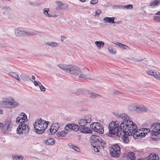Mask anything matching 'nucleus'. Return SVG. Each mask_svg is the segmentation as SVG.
<instances>
[{"label": "nucleus", "instance_id": "nucleus-1", "mask_svg": "<svg viewBox=\"0 0 160 160\" xmlns=\"http://www.w3.org/2000/svg\"><path fill=\"white\" fill-rule=\"evenodd\" d=\"M118 116L124 120L120 124V128L121 130L125 134L133 136L135 139L144 137L145 133H140L138 131L137 126L134 122L129 120V118L127 114L122 113Z\"/></svg>", "mask_w": 160, "mask_h": 160}, {"label": "nucleus", "instance_id": "nucleus-2", "mask_svg": "<svg viewBox=\"0 0 160 160\" xmlns=\"http://www.w3.org/2000/svg\"><path fill=\"white\" fill-rule=\"evenodd\" d=\"M49 122L46 121L41 118L37 120L33 124L35 132L37 133L42 134L44 133L45 130L47 128Z\"/></svg>", "mask_w": 160, "mask_h": 160}, {"label": "nucleus", "instance_id": "nucleus-3", "mask_svg": "<svg viewBox=\"0 0 160 160\" xmlns=\"http://www.w3.org/2000/svg\"><path fill=\"white\" fill-rule=\"evenodd\" d=\"M58 66L60 68L65 69L68 73L74 74L76 76H77L81 73L79 68L75 66L61 64H59Z\"/></svg>", "mask_w": 160, "mask_h": 160}, {"label": "nucleus", "instance_id": "nucleus-4", "mask_svg": "<svg viewBox=\"0 0 160 160\" xmlns=\"http://www.w3.org/2000/svg\"><path fill=\"white\" fill-rule=\"evenodd\" d=\"M108 129L110 134L118 137L121 136V132L119 130L118 125L115 122H112L109 123Z\"/></svg>", "mask_w": 160, "mask_h": 160}, {"label": "nucleus", "instance_id": "nucleus-5", "mask_svg": "<svg viewBox=\"0 0 160 160\" xmlns=\"http://www.w3.org/2000/svg\"><path fill=\"white\" fill-rule=\"evenodd\" d=\"M109 153L112 157H119L121 154V149L119 146L117 144L111 146L109 148Z\"/></svg>", "mask_w": 160, "mask_h": 160}, {"label": "nucleus", "instance_id": "nucleus-6", "mask_svg": "<svg viewBox=\"0 0 160 160\" xmlns=\"http://www.w3.org/2000/svg\"><path fill=\"white\" fill-rule=\"evenodd\" d=\"M2 104L9 108L17 106L19 105V103L15 102L13 98L10 97L5 98L2 102Z\"/></svg>", "mask_w": 160, "mask_h": 160}, {"label": "nucleus", "instance_id": "nucleus-7", "mask_svg": "<svg viewBox=\"0 0 160 160\" xmlns=\"http://www.w3.org/2000/svg\"><path fill=\"white\" fill-rule=\"evenodd\" d=\"M91 128L94 131L100 134H102L104 130L102 126L99 122H95L92 123L90 125Z\"/></svg>", "mask_w": 160, "mask_h": 160}, {"label": "nucleus", "instance_id": "nucleus-8", "mask_svg": "<svg viewBox=\"0 0 160 160\" xmlns=\"http://www.w3.org/2000/svg\"><path fill=\"white\" fill-rule=\"evenodd\" d=\"M29 129L28 127L25 123H19L17 128V133L19 134L26 133L28 131Z\"/></svg>", "mask_w": 160, "mask_h": 160}, {"label": "nucleus", "instance_id": "nucleus-9", "mask_svg": "<svg viewBox=\"0 0 160 160\" xmlns=\"http://www.w3.org/2000/svg\"><path fill=\"white\" fill-rule=\"evenodd\" d=\"M91 116L88 115L86 116L84 119H81L78 121L79 124L81 127L86 125L88 123H90L91 121Z\"/></svg>", "mask_w": 160, "mask_h": 160}, {"label": "nucleus", "instance_id": "nucleus-10", "mask_svg": "<svg viewBox=\"0 0 160 160\" xmlns=\"http://www.w3.org/2000/svg\"><path fill=\"white\" fill-rule=\"evenodd\" d=\"M152 131V135L153 134L156 136L160 133V123H154L150 128Z\"/></svg>", "mask_w": 160, "mask_h": 160}, {"label": "nucleus", "instance_id": "nucleus-11", "mask_svg": "<svg viewBox=\"0 0 160 160\" xmlns=\"http://www.w3.org/2000/svg\"><path fill=\"white\" fill-rule=\"evenodd\" d=\"M28 120L27 116L24 113L22 112L16 119V122L19 123H25Z\"/></svg>", "mask_w": 160, "mask_h": 160}, {"label": "nucleus", "instance_id": "nucleus-12", "mask_svg": "<svg viewBox=\"0 0 160 160\" xmlns=\"http://www.w3.org/2000/svg\"><path fill=\"white\" fill-rule=\"evenodd\" d=\"M60 125L58 123H53L49 129L50 134L55 133L59 129Z\"/></svg>", "mask_w": 160, "mask_h": 160}, {"label": "nucleus", "instance_id": "nucleus-13", "mask_svg": "<svg viewBox=\"0 0 160 160\" xmlns=\"http://www.w3.org/2000/svg\"><path fill=\"white\" fill-rule=\"evenodd\" d=\"M80 131L84 133H92V131L89 128L86 127H81L79 128Z\"/></svg>", "mask_w": 160, "mask_h": 160}, {"label": "nucleus", "instance_id": "nucleus-14", "mask_svg": "<svg viewBox=\"0 0 160 160\" xmlns=\"http://www.w3.org/2000/svg\"><path fill=\"white\" fill-rule=\"evenodd\" d=\"M66 128L76 131L78 130V125L74 124H68L66 125Z\"/></svg>", "mask_w": 160, "mask_h": 160}, {"label": "nucleus", "instance_id": "nucleus-15", "mask_svg": "<svg viewBox=\"0 0 160 160\" xmlns=\"http://www.w3.org/2000/svg\"><path fill=\"white\" fill-rule=\"evenodd\" d=\"M145 160H159V157L156 154L151 153Z\"/></svg>", "mask_w": 160, "mask_h": 160}, {"label": "nucleus", "instance_id": "nucleus-16", "mask_svg": "<svg viewBox=\"0 0 160 160\" xmlns=\"http://www.w3.org/2000/svg\"><path fill=\"white\" fill-rule=\"evenodd\" d=\"M69 130L68 128H66V126L65 128V129L64 130L62 131L61 132H58L57 133V135L58 137H64L66 136V135L69 133Z\"/></svg>", "mask_w": 160, "mask_h": 160}, {"label": "nucleus", "instance_id": "nucleus-17", "mask_svg": "<svg viewBox=\"0 0 160 160\" xmlns=\"http://www.w3.org/2000/svg\"><path fill=\"white\" fill-rule=\"evenodd\" d=\"M160 4V2L158 0H154L151 2L150 3V6L152 8H155L159 6Z\"/></svg>", "mask_w": 160, "mask_h": 160}, {"label": "nucleus", "instance_id": "nucleus-18", "mask_svg": "<svg viewBox=\"0 0 160 160\" xmlns=\"http://www.w3.org/2000/svg\"><path fill=\"white\" fill-rule=\"evenodd\" d=\"M11 122L10 121H6L4 124L0 123V127H3L8 130L11 127Z\"/></svg>", "mask_w": 160, "mask_h": 160}, {"label": "nucleus", "instance_id": "nucleus-19", "mask_svg": "<svg viewBox=\"0 0 160 160\" xmlns=\"http://www.w3.org/2000/svg\"><path fill=\"white\" fill-rule=\"evenodd\" d=\"M100 139V138L95 135H92L90 138V140L93 142H97L99 139Z\"/></svg>", "mask_w": 160, "mask_h": 160}, {"label": "nucleus", "instance_id": "nucleus-20", "mask_svg": "<svg viewBox=\"0 0 160 160\" xmlns=\"http://www.w3.org/2000/svg\"><path fill=\"white\" fill-rule=\"evenodd\" d=\"M152 76L157 79L160 80V73L157 70L154 71Z\"/></svg>", "mask_w": 160, "mask_h": 160}, {"label": "nucleus", "instance_id": "nucleus-21", "mask_svg": "<svg viewBox=\"0 0 160 160\" xmlns=\"http://www.w3.org/2000/svg\"><path fill=\"white\" fill-rule=\"evenodd\" d=\"M114 19L115 18L114 17L109 18L108 17H106L104 18L103 20L107 22L114 23H115L114 22Z\"/></svg>", "mask_w": 160, "mask_h": 160}, {"label": "nucleus", "instance_id": "nucleus-22", "mask_svg": "<svg viewBox=\"0 0 160 160\" xmlns=\"http://www.w3.org/2000/svg\"><path fill=\"white\" fill-rule=\"evenodd\" d=\"M95 44L98 49H101L103 46L104 44V42L102 41H96L95 42Z\"/></svg>", "mask_w": 160, "mask_h": 160}, {"label": "nucleus", "instance_id": "nucleus-23", "mask_svg": "<svg viewBox=\"0 0 160 160\" xmlns=\"http://www.w3.org/2000/svg\"><path fill=\"white\" fill-rule=\"evenodd\" d=\"M55 140L53 138H48L47 139L46 143L48 145H52L55 143Z\"/></svg>", "mask_w": 160, "mask_h": 160}, {"label": "nucleus", "instance_id": "nucleus-24", "mask_svg": "<svg viewBox=\"0 0 160 160\" xmlns=\"http://www.w3.org/2000/svg\"><path fill=\"white\" fill-rule=\"evenodd\" d=\"M128 155L131 160H136L137 158L135 156L134 153L132 152H129Z\"/></svg>", "mask_w": 160, "mask_h": 160}, {"label": "nucleus", "instance_id": "nucleus-25", "mask_svg": "<svg viewBox=\"0 0 160 160\" xmlns=\"http://www.w3.org/2000/svg\"><path fill=\"white\" fill-rule=\"evenodd\" d=\"M9 75L14 77L18 81H19L20 80V78L19 76L16 72H10L9 73Z\"/></svg>", "mask_w": 160, "mask_h": 160}, {"label": "nucleus", "instance_id": "nucleus-26", "mask_svg": "<svg viewBox=\"0 0 160 160\" xmlns=\"http://www.w3.org/2000/svg\"><path fill=\"white\" fill-rule=\"evenodd\" d=\"M68 145L70 148H72L74 150L77 151L79 152L80 151V149L78 147L72 144H70Z\"/></svg>", "mask_w": 160, "mask_h": 160}, {"label": "nucleus", "instance_id": "nucleus-27", "mask_svg": "<svg viewBox=\"0 0 160 160\" xmlns=\"http://www.w3.org/2000/svg\"><path fill=\"white\" fill-rule=\"evenodd\" d=\"M49 10V8H44L43 10V13L46 16L50 17H52V16L48 13Z\"/></svg>", "mask_w": 160, "mask_h": 160}, {"label": "nucleus", "instance_id": "nucleus-28", "mask_svg": "<svg viewBox=\"0 0 160 160\" xmlns=\"http://www.w3.org/2000/svg\"><path fill=\"white\" fill-rule=\"evenodd\" d=\"M125 134L124 135H122V138L123 140V141L125 143H128L129 141V139L128 136Z\"/></svg>", "mask_w": 160, "mask_h": 160}, {"label": "nucleus", "instance_id": "nucleus-29", "mask_svg": "<svg viewBox=\"0 0 160 160\" xmlns=\"http://www.w3.org/2000/svg\"><path fill=\"white\" fill-rule=\"evenodd\" d=\"M108 50L109 53L112 54H115L116 52L115 50H114L111 47H108Z\"/></svg>", "mask_w": 160, "mask_h": 160}, {"label": "nucleus", "instance_id": "nucleus-30", "mask_svg": "<svg viewBox=\"0 0 160 160\" xmlns=\"http://www.w3.org/2000/svg\"><path fill=\"white\" fill-rule=\"evenodd\" d=\"M23 157L21 156H13V159L14 160H22Z\"/></svg>", "mask_w": 160, "mask_h": 160}, {"label": "nucleus", "instance_id": "nucleus-31", "mask_svg": "<svg viewBox=\"0 0 160 160\" xmlns=\"http://www.w3.org/2000/svg\"><path fill=\"white\" fill-rule=\"evenodd\" d=\"M154 71L152 69H149L147 71V74L150 76H152L153 74Z\"/></svg>", "mask_w": 160, "mask_h": 160}, {"label": "nucleus", "instance_id": "nucleus-32", "mask_svg": "<svg viewBox=\"0 0 160 160\" xmlns=\"http://www.w3.org/2000/svg\"><path fill=\"white\" fill-rule=\"evenodd\" d=\"M88 78L86 76L84 75L83 74H81L79 76L78 79L79 80H82V79H85Z\"/></svg>", "mask_w": 160, "mask_h": 160}, {"label": "nucleus", "instance_id": "nucleus-33", "mask_svg": "<svg viewBox=\"0 0 160 160\" xmlns=\"http://www.w3.org/2000/svg\"><path fill=\"white\" fill-rule=\"evenodd\" d=\"M121 7L123 8V9H125V8H126L127 9H131L133 7L132 5L131 4H129L125 6H121Z\"/></svg>", "mask_w": 160, "mask_h": 160}, {"label": "nucleus", "instance_id": "nucleus-34", "mask_svg": "<svg viewBox=\"0 0 160 160\" xmlns=\"http://www.w3.org/2000/svg\"><path fill=\"white\" fill-rule=\"evenodd\" d=\"M39 83L41 84V86H39V88L41 91H45L46 90L45 88L41 84L40 82H39Z\"/></svg>", "mask_w": 160, "mask_h": 160}, {"label": "nucleus", "instance_id": "nucleus-35", "mask_svg": "<svg viewBox=\"0 0 160 160\" xmlns=\"http://www.w3.org/2000/svg\"><path fill=\"white\" fill-rule=\"evenodd\" d=\"M15 32L16 34L18 36H19L21 34H22L21 31H20L19 29L16 30Z\"/></svg>", "mask_w": 160, "mask_h": 160}, {"label": "nucleus", "instance_id": "nucleus-36", "mask_svg": "<svg viewBox=\"0 0 160 160\" xmlns=\"http://www.w3.org/2000/svg\"><path fill=\"white\" fill-rule=\"evenodd\" d=\"M153 19L154 20L158 22H160V17H155Z\"/></svg>", "mask_w": 160, "mask_h": 160}, {"label": "nucleus", "instance_id": "nucleus-37", "mask_svg": "<svg viewBox=\"0 0 160 160\" xmlns=\"http://www.w3.org/2000/svg\"><path fill=\"white\" fill-rule=\"evenodd\" d=\"M144 130H143L144 132H147L146 133H145V136L147 134V132H149L150 131V129L148 128H144Z\"/></svg>", "mask_w": 160, "mask_h": 160}, {"label": "nucleus", "instance_id": "nucleus-38", "mask_svg": "<svg viewBox=\"0 0 160 160\" xmlns=\"http://www.w3.org/2000/svg\"><path fill=\"white\" fill-rule=\"evenodd\" d=\"M100 96V95H99L93 93H92L91 94V97L92 98H94V97H96L98 96Z\"/></svg>", "mask_w": 160, "mask_h": 160}, {"label": "nucleus", "instance_id": "nucleus-39", "mask_svg": "<svg viewBox=\"0 0 160 160\" xmlns=\"http://www.w3.org/2000/svg\"><path fill=\"white\" fill-rule=\"evenodd\" d=\"M98 2V0H92L90 2V3L92 4H95Z\"/></svg>", "mask_w": 160, "mask_h": 160}, {"label": "nucleus", "instance_id": "nucleus-40", "mask_svg": "<svg viewBox=\"0 0 160 160\" xmlns=\"http://www.w3.org/2000/svg\"><path fill=\"white\" fill-rule=\"evenodd\" d=\"M140 110L142 112H146L148 111V108L145 107H141Z\"/></svg>", "mask_w": 160, "mask_h": 160}, {"label": "nucleus", "instance_id": "nucleus-41", "mask_svg": "<svg viewBox=\"0 0 160 160\" xmlns=\"http://www.w3.org/2000/svg\"><path fill=\"white\" fill-rule=\"evenodd\" d=\"M93 149L94 151H95V152H98L99 151L98 150V148L97 147L94 146H93Z\"/></svg>", "mask_w": 160, "mask_h": 160}, {"label": "nucleus", "instance_id": "nucleus-42", "mask_svg": "<svg viewBox=\"0 0 160 160\" xmlns=\"http://www.w3.org/2000/svg\"><path fill=\"white\" fill-rule=\"evenodd\" d=\"M49 45L51 46H58V44L57 43L55 42H52L51 43L49 44Z\"/></svg>", "mask_w": 160, "mask_h": 160}, {"label": "nucleus", "instance_id": "nucleus-43", "mask_svg": "<svg viewBox=\"0 0 160 160\" xmlns=\"http://www.w3.org/2000/svg\"><path fill=\"white\" fill-rule=\"evenodd\" d=\"M101 12V11L100 10H97L96 12V14L99 15Z\"/></svg>", "mask_w": 160, "mask_h": 160}, {"label": "nucleus", "instance_id": "nucleus-44", "mask_svg": "<svg viewBox=\"0 0 160 160\" xmlns=\"http://www.w3.org/2000/svg\"><path fill=\"white\" fill-rule=\"evenodd\" d=\"M100 145L102 146L103 148H104V147H106L107 145L106 142H103V143H101Z\"/></svg>", "mask_w": 160, "mask_h": 160}, {"label": "nucleus", "instance_id": "nucleus-45", "mask_svg": "<svg viewBox=\"0 0 160 160\" xmlns=\"http://www.w3.org/2000/svg\"><path fill=\"white\" fill-rule=\"evenodd\" d=\"M57 4L59 6H62L63 5V4L59 1L57 2Z\"/></svg>", "mask_w": 160, "mask_h": 160}, {"label": "nucleus", "instance_id": "nucleus-46", "mask_svg": "<svg viewBox=\"0 0 160 160\" xmlns=\"http://www.w3.org/2000/svg\"><path fill=\"white\" fill-rule=\"evenodd\" d=\"M122 48H123L124 49H128V47L127 46L124 44H123L122 47Z\"/></svg>", "mask_w": 160, "mask_h": 160}, {"label": "nucleus", "instance_id": "nucleus-47", "mask_svg": "<svg viewBox=\"0 0 160 160\" xmlns=\"http://www.w3.org/2000/svg\"><path fill=\"white\" fill-rule=\"evenodd\" d=\"M33 83H34V85L36 86H37L38 85H39V84H38L39 82H38L36 81H34Z\"/></svg>", "mask_w": 160, "mask_h": 160}, {"label": "nucleus", "instance_id": "nucleus-48", "mask_svg": "<svg viewBox=\"0 0 160 160\" xmlns=\"http://www.w3.org/2000/svg\"><path fill=\"white\" fill-rule=\"evenodd\" d=\"M98 142H99L100 144H101V143H103V142H105V141H103V140L101 138H100V139H99V140L98 141Z\"/></svg>", "mask_w": 160, "mask_h": 160}, {"label": "nucleus", "instance_id": "nucleus-49", "mask_svg": "<svg viewBox=\"0 0 160 160\" xmlns=\"http://www.w3.org/2000/svg\"><path fill=\"white\" fill-rule=\"evenodd\" d=\"M118 44L117 45H118V46H119L120 47V48H122V45H123V44L121 43H118Z\"/></svg>", "mask_w": 160, "mask_h": 160}, {"label": "nucleus", "instance_id": "nucleus-50", "mask_svg": "<svg viewBox=\"0 0 160 160\" xmlns=\"http://www.w3.org/2000/svg\"><path fill=\"white\" fill-rule=\"evenodd\" d=\"M61 38H62L61 39V41L62 42L63 41V39L66 38V37L64 36H61Z\"/></svg>", "mask_w": 160, "mask_h": 160}, {"label": "nucleus", "instance_id": "nucleus-51", "mask_svg": "<svg viewBox=\"0 0 160 160\" xmlns=\"http://www.w3.org/2000/svg\"><path fill=\"white\" fill-rule=\"evenodd\" d=\"M3 111L2 109H0V114H3Z\"/></svg>", "mask_w": 160, "mask_h": 160}, {"label": "nucleus", "instance_id": "nucleus-52", "mask_svg": "<svg viewBox=\"0 0 160 160\" xmlns=\"http://www.w3.org/2000/svg\"><path fill=\"white\" fill-rule=\"evenodd\" d=\"M32 79L33 80H34L35 79V76H32Z\"/></svg>", "mask_w": 160, "mask_h": 160}, {"label": "nucleus", "instance_id": "nucleus-53", "mask_svg": "<svg viewBox=\"0 0 160 160\" xmlns=\"http://www.w3.org/2000/svg\"><path fill=\"white\" fill-rule=\"evenodd\" d=\"M156 14L157 15H160V11L158 12Z\"/></svg>", "mask_w": 160, "mask_h": 160}, {"label": "nucleus", "instance_id": "nucleus-54", "mask_svg": "<svg viewBox=\"0 0 160 160\" xmlns=\"http://www.w3.org/2000/svg\"><path fill=\"white\" fill-rule=\"evenodd\" d=\"M120 6V5H119L118 6V8H122L123 9V8H122L120 6Z\"/></svg>", "mask_w": 160, "mask_h": 160}, {"label": "nucleus", "instance_id": "nucleus-55", "mask_svg": "<svg viewBox=\"0 0 160 160\" xmlns=\"http://www.w3.org/2000/svg\"><path fill=\"white\" fill-rule=\"evenodd\" d=\"M81 2H85L86 1V0H79Z\"/></svg>", "mask_w": 160, "mask_h": 160}]
</instances>
